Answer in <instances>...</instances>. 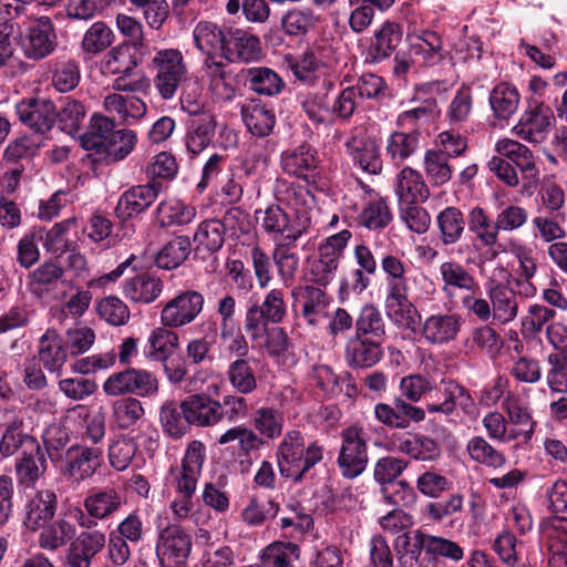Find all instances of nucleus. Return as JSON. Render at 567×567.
Listing matches in <instances>:
<instances>
[{"label": "nucleus", "mask_w": 567, "mask_h": 567, "mask_svg": "<svg viewBox=\"0 0 567 567\" xmlns=\"http://www.w3.org/2000/svg\"><path fill=\"white\" fill-rule=\"evenodd\" d=\"M385 292L386 316L394 322L405 321L408 328L413 327L416 323L414 315L417 313V310L409 300V285L385 286Z\"/></svg>", "instance_id": "obj_26"}, {"label": "nucleus", "mask_w": 567, "mask_h": 567, "mask_svg": "<svg viewBox=\"0 0 567 567\" xmlns=\"http://www.w3.org/2000/svg\"><path fill=\"white\" fill-rule=\"evenodd\" d=\"M261 47L259 39L238 28H228L224 56L230 61L238 60L249 62L260 56Z\"/></svg>", "instance_id": "obj_25"}, {"label": "nucleus", "mask_w": 567, "mask_h": 567, "mask_svg": "<svg viewBox=\"0 0 567 567\" xmlns=\"http://www.w3.org/2000/svg\"><path fill=\"white\" fill-rule=\"evenodd\" d=\"M318 18L309 9L289 10L281 18V28L285 34L290 37H303L316 27Z\"/></svg>", "instance_id": "obj_61"}, {"label": "nucleus", "mask_w": 567, "mask_h": 567, "mask_svg": "<svg viewBox=\"0 0 567 567\" xmlns=\"http://www.w3.org/2000/svg\"><path fill=\"white\" fill-rule=\"evenodd\" d=\"M19 44L24 56L40 61L51 55L58 47L55 25L49 17H40L23 25Z\"/></svg>", "instance_id": "obj_6"}, {"label": "nucleus", "mask_w": 567, "mask_h": 567, "mask_svg": "<svg viewBox=\"0 0 567 567\" xmlns=\"http://www.w3.org/2000/svg\"><path fill=\"white\" fill-rule=\"evenodd\" d=\"M159 421L164 432L174 439L184 436L192 425L186 408L176 401H166L161 406Z\"/></svg>", "instance_id": "obj_46"}, {"label": "nucleus", "mask_w": 567, "mask_h": 567, "mask_svg": "<svg viewBox=\"0 0 567 567\" xmlns=\"http://www.w3.org/2000/svg\"><path fill=\"white\" fill-rule=\"evenodd\" d=\"M58 496L53 489L37 491L23 506L22 524L30 532H38L48 525L56 513Z\"/></svg>", "instance_id": "obj_17"}, {"label": "nucleus", "mask_w": 567, "mask_h": 567, "mask_svg": "<svg viewBox=\"0 0 567 567\" xmlns=\"http://www.w3.org/2000/svg\"><path fill=\"white\" fill-rule=\"evenodd\" d=\"M402 37L403 30L399 23L385 21L371 39L367 49L365 62L378 64L389 59L396 51Z\"/></svg>", "instance_id": "obj_21"}, {"label": "nucleus", "mask_w": 567, "mask_h": 567, "mask_svg": "<svg viewBox=\"0 0 567 567\" xmlns=\"http://www.w3.org/2000/svg\"><path fill=\"white\" fill-rule=\"evenodd\" d=\"M281 166L286 174L302 178L308 185L316 184L320 175L318 152L308 143L284 152Z\"/></svg>", "instance_id": "obj_16"}, {"label": "nucleus", "mask_w": 567, "mask_h": 567, "mask_svg": "<svg viewBox=\"0 0 567 567\" xmlns=\"http://www.w3.org/2000/svg\"><path fill=\"white\" fill-rule=\"evenodd\" d=\"M293 295L296 296L293 308L296 309L299 303L301 306V316L306 319L308 324L316 326L318 316L324 312L329 305L327 293L319 287L308 285L300 288L299 291H293Z\"/></svg>", "instance_id": "obj_41"}, {"label": "nucleus", "mask_w": 567, "mask_h": 567, "mask_svg": "<svg viewBox=\"0 0 567 567\" xmlns=\"http://www.w3.org/2000/svg\"><path fill=\"white\" fill-rule=\"evenodd\" d=\"M462 393L464 391L461 389V383L453 379H443L429 392L426 411L449 416L456 411L457 399Z\"/></svg>", "instance_id": "obj_29"}, {"label": "nucleus", "mask_w": 567, "mask_h": 567, "mask_svg": "<svg viewBox=\"0 0 567 567\" xmlns=\"http://www.w3.org/2000/svg\"><path fill=\"white\" fill-rule=\"evenodd\" d=\"M384 341L349 336L344 347V360L353 369H369L378 364L383 355Z\"/></svg>", "instance_id": "obj_19"}, {"label": "nucleus", "mask_w": 567, "mask_h": 567, "mask_svg": "<svg viewBox=\"0 0 567 567\" xmlns=\"http://www.w3.org/2000/svg\"><path fill=\"white\" fill-rule=\"evenodd\" d=\"M114 39L113 30L104 21H96L85 31L81 49L87 54L96 55L109 49Z\"/></svg>", "instance_id": "obj_58"}, {"label": "nucleus", "mask_w": 567, "mask_h": 567, "mask_svg": "<svg viewBox=\"0 0 567 567\" xmlns=\"http://www.w3.org/2000/svg\"><path fill=\"white\" fill-rule=\"evenodd\" d=\"M75 224L76 219L72 217L54 224V226L49 230L42 228L43 239L41 241L47 251L61 256L64 252L71 251L73 250V248H76V243L69 241L65 238V234Z\"/></svg>", "instance_id": "obj_57"}, {"label": "nucleus", "mask_w": 567, "mask_h": 567, "mask_svg": "<svg viewBox=\"0 0 567 567\" xmlns=\"http://www.w3.org/2000/svg\"><path fill=\"white\" fill-rule=\"evenodd\" d=\"M260 231L275 245L297 243L310 228L309 213H296L292 217L278 204H269L266 208H258L254 213Z\"/></svg>", "instance_id": "obj_3"}, {"label": "nucleus", "mask_w": 567, "mask_h": 567, "mask_svg": "<svg viewBox=\"0 0 567 567\" xmlns=\"http://www.w3.org/2000/svg\"><path fill=\"white\" fill-rule=\"evenodd\" d=\"M20 122L38 134H45L55 124L56 106L49 99L28 97L16 104Z\"/></svg>", "instance_id": "obj_14"}, {"label": "nucleus", "mask_w": 567, "mask_h": 567, "mask_svg": "<svg viewBox=\"0 0 567 567\" xmlns=\"http://www.w3.org/2000/svg\"><path fill=\"white\" fill-rule=\"evenodd\" d=\"M162 289L159 278L142 272L125 281L124 295L135 302L151 303L161 295Z\"/></svg>", "instance_id": "obj_44"}, {"label": "nucleus", "mask_w": 567, "mask_h": 567, "mask_svg": "<svg viewBox=\"0 0 567 567\" xmlns=\"http://www.w3.org/2000/svg\"><path fill=\"white\" fill-rule=\"evenodd\" d=\"M217 122L213 113H199L187 122L186 146L193 154H199L213 141Z\"/></svg>", "instance_id": "obj_31"}, {"label": "nucleus", "mask_w": 567, "mask_h": 567, "mask_svg": "<svg viewBox=\"0 0 567 567\" xmlns=\"http://www.w3.org/2000/svg\"><path fill=\"white\" fill-rule=\"evenodd\" d=\"M409 545L419 557V567H445L444 560L464 559V548L452 539L416 529L409 533Z\"/></svg>", "instance_id": "obj_4"}, {"label": "nucleus", "mask_w": 567, "mask_h": 567, "mask_svg": "<svg viewBox=\"0 0 567 567\" xmlns=\"http://www.w3.org/2000/svg\"><path fill=\"white\" fill-rule=\"evenodd\" d=\"M192 425L208 426L220 421L221 403L204 393L190 394L182 401Z\"/></svg>", "instance_id": "obj_28"}, {"label": "nucleus", "mask_w": 567, "mask_h": 567, "mask_svg": "<svg viewBox=\"0 0 567 567\" xmlns=\"http://www.w3.org/2000/svg\"><path fill=\"white\" fill-rule=\"evenodd\" d=\"M161 181L136 185L125 190L118 198L115 214L122 220L138 216L148 209L163 190Z\"/></svg>", "instance_id": "obj_15"}, {"label": "nucleus", "mask_w": 567, "mask_h": 567, "mask_svg": "<svg viewBox=\"0 0 567 567\" xmlns=\"http://www.w3.org/2000/svg\"><path fill=\"white\" fill-rule=\"evenodd\" d=\"M40 529L39 546L47 550H56L73 539L75 535L73 524L65 519L51 520Z\"/></svg>", "instance_id": "obj_54"}, {"label": "nucleus", "mask_w": 567, "mask_h": 567, "mask_svg": "<svg viewBox=\"0 0 567 567\" xmlns=\"http://www.w3.org/2000/svg\"><path fill=\"white\" fill-rule=\"evenodd\" d=\"M300 546L291 542L276 540L266 546L260 555L265 567H295L300 558Z\"/></svg>", "instance_id": "obj_51"}, {"label": "nucleus", "mask_w": 567, "mask_h": 567, "mask_svg": "<svg viewBox=\"0 0 567 567\" xmlns=\"http://www.w3.org/2000/svg\"><path fill=\"white\" fill-rule=\"evenodd\" d=\"M196 216V208L178 199H169L158 204L156 218L161 227L185 226Z\"/></svg>", "instance_id": "obj_48"}, {"label": "nucleus", "mask_w": 567, "mask_h": 567, "mask_svg": "<svg viewBox=\"0 0 567 567\" xmlns=\"http://www.w3.org/2000/svg\"><path fill=\"white\" fill-rule=\"evenodd\" d=\"M226 380L236 393L248 395L257 386V360L255 358L235 359L228 364Z\"/></svg>", "instance_id": "obj_30"}, {"label": "nucleus", "mask_w": 567, "mask_h": 567, "mask_svg": "<svg viewBox=\"0 0 567 567\" xmlns=\"http://www.w3.org/2000/svg\"><path fill=\"white\" fill-rule=\"evenodd\" d=\"M193 38L196 48L207 56L218 51L224 53L227 29L210 21H200L194 28Z\"/></svg>", "instance_id": "obj_45"}, {"label": "nucleus", "mask_w": 567, "mask_h": 567, "mask_svg": "<svg viewBox=\"0 0 567 567\" xmlns=\"http://www.w3.org/2000/svg\"><path fill=\"white\" fill-rule=\"evenodd\" d=\"M245 84L254 92L268 96L280 93L285 86L282 79L274 70L266 66L248 69Z\"/></svg>", "instance_id": "obj_50"}, {"label": "nucleus", "mask_w": 567, "mask_h": 567, "mask_svg": "<svg viewBox=\"0 0 567 567\" xmlns=\"http://www.w3.org/2000/svg\"><path fill=\"white\" fill-rule=\"evenodd\" d=\"M84 117V105L80 101L66 97L60 109H56L55 123L62 132L74 135L80 131Z\"/></svg>", "instance_id": "obj_59"}, {"label": "nucleus", "mask_w": 567, "mask_h": 567, "mask_svg": "<svg viewBox=\"0 0 567 567\" xmlns=\"http://www.w3.org/2000/svg\"><path fill=\"white\" fill-rule=\"evenodd\" d=\"M115 121L102 115L93 114L90 120L89 131L82 134L80 141L81 146L91 153L99 151L103 143L111 136L112 133L116 132Z\"/></svg>", "instance_id": "obj_52"}, {"label": "nucleus", "mask_w": 567, "mask_h": 567, "mask_svg": "<svg viewBox=\"0 0 567 567\" xmlns=\"http://www.w3.org/2000/svg\"><path fill=\"white\" fill-rule=\"evenodd\" d=\"M420 136L421 134L416 128L411 132L395 131L391 133L386 140L385 156L394 166H400L417 152Z\"/></svg>", "instance_id": "obj_39"}, {"label": "nucleus", "mask_w": 567, "mask_h": 567, "mask_svg": "<svg viewBox=\"0 0 567 567\" xmlns=\"http://www.w3.org/2000/svg\"><path fill=\"white\" fill-rule=\"evenodd\" d=\"M555 124L554 112L544 102L529 103L514 127L516 134L530 143H542Z\"/></svg>", "instance_id": "obj_13"}, {"label": "nucleus", "mask_w": 567, "mask_h": 567, "mask_svg": "<svg viewBox=\"0 0 567 567\" xmlns=\"http://www.w3.org/2000/svg\"><path fill=\"white\" fill-rule=\"evenodd\" d=\"M103 390L112 396L152 398L158 393L159 383L152 371L126 367L120 372L112 373L104 381Z\"/></svg>", "instance_id": "obj_5"}, {"label": "nucleus", "mask_w": 567, "mask_h": 567, "mask_svg": "<svg viewBox=\"0 0 567 567\" xmlns=\"http://www.w3.org/2000/svg\"><path fill=\"white\" fill-rule=\"evenodd\" d=\"M205 298L197 290H185L171 299L161 311L164 327L179 328L193 322L202 312Z\"/></svg>", "instance_id": "obj_12"}, {"label": "nucleus", "mask_w": 567, "mask_h": 567, "mask_svg": "<svg viewBox=\"0 0 567 567\" xmlns=\"http://www.w3.org/2000/svg\"><path fill=\"white\" fill-rule=\"evenodd\" d=\"M192 547V536L184 527L167 525L159 532L155 546L161 567H187Z\"/></svg>", "instance_id": "obj_8"}, {"label": "nucleus", "mask_w": 567, "mask_h": 567, "mask_svg": "<svg viewBox=\"0 0 567 567\" xmlns=\"http://www.w3.org/2000/svg\"><path fill=\"white\" fill-rule=\"evenodd\" d=\"M47 466L45 454L38 442L34 449L23 450L17 458L14 470L18 482L24 486L34 485L47 471Z\"/></svg>", "instance_id": "obj_33"}, {"label": "nucleus", "mask_w": 567, "mask_h": 567, "mask_svg": "<svg viewBox=\"0 0 567 567\" xmlns=\"http://www.w3.org/2000/svg\"><path fill=\"white\" fill-rule=\"evenodd\" d=\"M206 460V446L203 442L192 441L185 451L181 466H171L173 486L179 499L173 503V509L179 517H186L193 508V496Z\"/></svg>", "instance_id": "obj_2"}, {"label": "nucleus", "mask_w": 567, "mask_h": 567, "mask_svg": "<svg viewBox=\"0 0 567 567\" xmlns=\"http://www.w3.org/2000/svg\"><path fill=\"white\" fill-rule=\"evenodd\" d=\"M520 94L517 87L509 82H498L489 92L488 103L494 118L508 121L517 111Z\"/></svg>", "instance_id": "obj_34"}, {"label": "nucleus", "mask_w": 567, "mask_h": 567, "mask_svg": "<svg viewBox=\"0 0 567 567\" xmlns=\"http://www.w3.org/2000/svg\"><path fill=\"white\" fill-rule=\"evenodd\" d=\"M137 136L131 130H117L103 143L95 153L87 154L94 166H106L124 159L134 148Z\"/></svg>", "instance_id": "obj_20"}, {"label": "nucleus", "mask_w": 567, "mask_h": 567, "mask_svg": "<svg viewBox=\"0 0 567 567\" xmlns=\"http://www.w3.org/2000/svg\"><path fill=\"white\" fill-rule=\"evenodd\" d=\"M449 157L440 151L427 150L424 155V168L430 182L435 186L446 184L452 177Z\"/></svg>", "instance_id": "obj_62"}, {"label": "nucleus", "mask_w": 567, "mask_h": 567, "mask_svg": "<svg viewBox=\"0 0 567 567\" xmlns=\"http://www.w3.org/2000/svg\"><path fill=\"white\" fill-rule=\"evenodd\" d=\"M192 252V243L188 236L178 235L167 240L155 256V265L165 270H173L182 266Z\"/></svg>", "instance_id": "obj_43"}, {"label": "nucleus", "mask_w": 567, "mask_h": 567, "mask_svg": "<svg viewBox=\"0 0 567 567\" xmlns=\"http://www.w3.org/2000/svg\"><path fill=\"white\" fill-rule=\"evenodd\" d=\"M425 410L409 403L401 396H394L392 403L378 402L373 406V416L388 430H408L411 424L425 420Z\"/></svg>", "instance_id": "obj_11"}, {"label": "nucleus", "mask_w": 567, "mask_h": 567, "mask_svg": "<svg viewBox=\"0 0 567 567\" xmlns=\"http://www.w3.org/2000/svg\"><path fill=\"white\" fill-rule=\"evenodd\" d=\"M240 214L241 210L239 208H231L227 210L224 220L207 219L202 221L194 235L195 254L200 255V258L205 259L207 256L220 250L225 243V221L236 218Z\"/></svg>", "instance_id": "obj_18"}, {"label": "nucleus", "mask_w": 567, "mask_h": 567, "mask_svg": "<svg viewBox=\"0 0 567 567\" xmlns=\"http://www.w3.org/2000/svg\"><path fill=\"white\" fill-rule=\"evenodd\" d=\"M38 440L24 431L22 420L16 419L9 423L0 440V454L2 457L13 455L18 450L34 449Z\"/></svg>", "instance_id": "obj_47"}, {"label": "nucleus", "mask_w": 567, "mask_h": 567, "mask_svg": "<svg viewBox=\"0 0 567 567\" xmlns=\"http://www.w3.org/2000/svg\"><path fill=\"white\" fill-rule=\"evenodd\" d=\"M143 415L144 408L137 398L127 396L113 403V416L120 429H130Z\"/></svg>", "instance_id": "obj_64"}, {"label": "nucleus", "mask_w": 567, "mask_h": 567, "mask_svg": "<svg viewBox=\"0 0 567 567\" xmlns=\"http://www.w3.org/2000/svg\"><path fill=\"white\" fill-rule=\"evenodd\" d=\"M352 334L385 342L388 337L385 320L375 305L365 303L360 308Z\"/></svg>", "instance_id": "obj_37"}, {"label": "nucleus", "mask_w": 567, "mask_h": 567, "mask_svg": "<svg viewBox=\"0 0 567 567\" xmlns=\"http://www.w3.org/2000/svg\"><path fill=\"white\" fill-rule=\"evenodd\" d=\"M468 229L475 235L484 247L492 248L497 244L496 231L494 223L489 219L486 212L476 206L468 213L467 220Z\"/></svg>", "instance_id": "obj_60"}, {"label": "nucleus", "mask_w": 567, "mask_h": 567, "mask_svg": "<svg viewBox=\"0 0 567 567\" xmlns=\"http://www.w3.org/2000/svg\"><path fill=\"white\" fill-rule=\"evenodd\" d=\"M496 151L520 172V189L524 196H532L539 182V171L536 167L532 151L524 144L503 140L496 144Z\"/></svg>", "instance_id": "obj_10"}, {"label": "nucleus", "mask_w": 567, "mask_h": 567, "mask_svg": "<svg viewBox=\"0 0 567 567\" xmlns=\"http://www.w3.org/2000/svg\"><path fill=\"white\" fill-rule=\"evenodd\" d=\"M369 463L367 437L361 427L348 426L341 432V446L337 464L342 477L360 476Z\"/></svg>", "instance_id": "obj_7"}, {"label": "nucleus", "mask_w": 567, "mask_h": 567, "mask_svg": "<svg viewBox=\"0 0 567 567\" xmlns=\"http://www.w3.org/2000/svg\"><path fill=\"white\" fill-rule=\"evenodd\" d=\"M38 354L40 362L48 371H60L69 357L64 338L54 329H47L39 340Z\"/></svg>", "instance_id": "obj_32"}, {"label": "nucleus", "mask_w": 567, "mask_h": 567, "mask_svg": "<svg viewBox=\"0 0 567 567\" xmlns=\"http://www.w3.org/2000/svg\"><path fill=\"white\" fill-rule=\"evenodd\" d=\"M466 219L455 206H447L435 217L437 246L447 248L456 245L465 234Z\"/></svg>", "instance_id": "obj_24"}, {"label": "nucleus", "mask_w": 567, "mask_h": 567, "mask_svg": "<svg viewBox=\"0 0 567 567\" xmlns=\"http://www.w3.org/2000/svg\"><path fill=\"white\" fill-rule=\"evenodd\" d=\"M104 461L102 446L76 443L68 447L60 464L62 474L72 482H82L92 477Z\"/></svg>", "instance_id": "obj_9"}, {"label": "nucleus", "mask_w": 567, "mask_h": 567, "mask_svg": "<svg viewBox=\"0 0 567 567\" xmlns=\"http://www.w3.org/2000/svg\"><path fill=\"white\" fill-rule=\"evenodd\" d=\"M136 52V43L123 42L112 48L106 60L109 71L114 74L131 75L140 62Z\"/></svg>", "instance_id": "obj_55"}, {"label": "nucleus", "mask_w": 567, "mask_h": 567, "mask_svg": "<svg viewBox=\"0 0 567 567\" xmlns=\"http://www.w3.org/2000/svg\"><path fill=\"white\" fill-rule=\"evenodd\" d=\"M101 530L81 532L70 544L66 560L71 567H91L92 559L105 547Z\"/></svg>", "instance_id": "obj_22"}, {"label": "nucleus", "mask_w": 567, "mask_h": 567, "mask_svg": "<svg viewBox=\"0 0 567 567\" xmlns=\"http://www.w3.org/2000/svg\"><path fill=\"white\" fill-rule=\"evenodd\" d=\"M348 148L357 163L369 174H380L382 171V158L377 141L370 137H354L348 143Z\"/></svg>", "instance_id": "obj_40"}, {"label": "nucleus", "mask_w": 567, "mask_h": 567, "mask_svg": "<svg viewBox=\"0 0 567 567\" xmlns=\"http://www.w3.org/2000/svg\"><path fill=\"white\" fill-rule=\"evenodd\" d=\"M279 512V504L272 499L259 501L251 497L247 506L243 509V520L249 526H260L265 522L272 519Z\"/></svg>", "instance_id": "obj_63"}, {"label": "nucleus", "mask_w": 567, "mask_h": 567, "mask_svg": "<svg viewBox=\"0 0 567 567\" xmlns=\"http://www.w3.org/2000/svg\"><path fill=\"white\" fill-rule=\"evenodd\" d=\"M487 293L493 307V318L499 323L513 321L518 312L516 292L504 284L491 282Z\"/></svg>", "instance_id": "obj_35"}, {"label": "nucleus", "mask_w": 567, "mask_h": 567, "mask_svg": "<svg viewBox=\"0 0 567 567\" xmlns=\"http://www.w3.org/2000/svg\"><path fill=\"white\" fill-rule=\"evenodd\" d=\"M395 193L400 206L424 203L430 196V190L421 173L409 166L402 168L398 174Z\"/></svg>", "instance_id": "obj_27"}, {"label": "nucleus", "mask_w": 567, "mask_h": 567, "mask_svg": "<svg viewBox=\"0 0 567 567\" xmlns=\"http://www.w3.org/2000/svg\"><path fill=\"white\" fill-rule=\"evenodd\" d=\"M324 446L318 440L307 443L301 431H288L276 452L279 473L281 477L291 480L293 484H301L310 471L322 462Z\"/></svg>", "instance_id": "obj_1"}, {"label": "nucleus", "mask_w": 567, "mask_h": 567, "mask_svg": "<svg viewBox=\"0 0 567 567\" xmlns=\"http://www.w3.org/2000/svg\"><path fill=\"white\" fill-rule=\"evenodd\" d=\"M464 346L471 351L480 350L491 358H496L503 348V340L492 327L481 326L471 331Z\"/></svg>", "instance_id": "obj_53"}, {"label": "nucleus", "mask_w": 567, "mask_h": 567, "mask_svg": "<svg viewBox=\"0 0 567 567\" xmlns=\"http://www.w3.org/2000/svg\"><path fill=\"white\" fill-rule=\"evenodd\" d=\"M470 458L486 467L499 468L505 465L503 452L491 445L483 436H473L466 444Z\"/></svg>", "instance_id": "obj_56"}, {"label": "nucleus", "mask_w": 567, "mask_h": 567, "mask_svg": "<svg viewBox=\"0 0 567 567\" xmlns=\"http://www.w3.org/2000/svg\"><path fill=\"white\" fill-rule=\"evenodd\" d=\"M399 450L411 458L422 462H434L441 457L440 443L423 433H408V436L399 442Z\"/></svg>", "instance_id": "obj_36"}, {"label": "nucleus", "mask_w": 567, "mask_h": 567, "mask_svg": "<svg viewBox=\"0 0 567 567\" xmlns=\"http://www.w3.org/2000/svg\"><path fill=\"white\" fill-rule=\"evenodd\" d=\"M463 324V318L457 313H436L425 319L422 336L432 344H445L453 341Z\"/></svg>", "instance_id": "obj_23"}, {"label": "nucleus", "mask_w": 567, "mask_h": 567, "mask_svg": "<svg viewBox=\"0 0 567 567\" xmlns=\"http://www.w3.org/2000/svg\"><path fill=\"white\" fill-rule=\"evenodd\" d=\"M241 118L247 130L257 137L268 136L276 124V115L272 109H268L260 102L251 101L241 107Z\"/></svg>", "instance_id": "obj_38"}, {"label": "nucleus", "mask_w": 567, "mask_h": 567, "mask_svg": "<svg viewBox=\"0 0 567 567\" xmlns=\"http://www.w3.org/2000/svg\"><path fill=\"white\" fill-rule=\"evenodd\" d=\"M166 328H155L151 331L147 342L143 348V353L147 359L166 361L177 347V333Z\"/></svg>", "instance_id": "obj_49"}, {"label": "nucleus", "mask_w": 567, "mask_h": 567, "mask_svg": "<svg viewBox=\"0 0 567 567\" xmlns=\"http://www.w3.org/2000/svg\"><path fill=\"white\" fill-rule=\"evenodd\" d=\"M123 504L122 495L113 487L94 491L84 499L87 514L97 519L112 516Z\"/></svg>", "instance_id": "obj_42"}]
</instances>
